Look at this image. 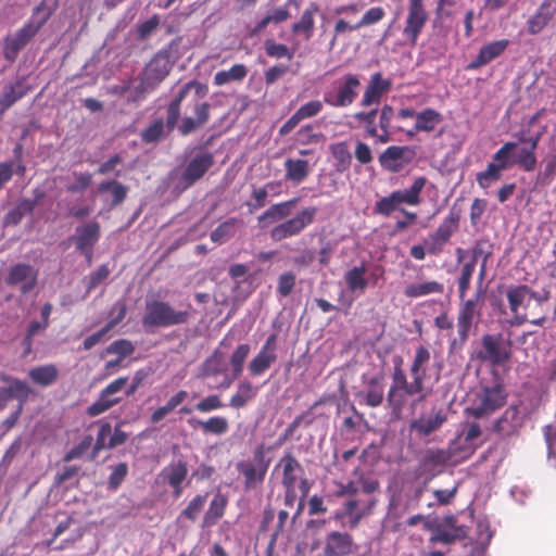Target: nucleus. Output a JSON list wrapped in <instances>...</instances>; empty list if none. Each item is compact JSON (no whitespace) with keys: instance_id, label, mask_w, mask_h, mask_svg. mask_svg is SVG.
Listing matches in <instances>:
<instances>
[{"instance_id":"f257e3e1","label":"nucleus","mask_w":556,"mask_h":556,"mask_svg":"<svg viewBox=\"0 0 556 556\" xmlns=\"http://www.w3.org/2000/svg\"><path fill=\"white\" fill-rule=\"evenodd\" d=\"M513 318L508 320L511 326L521 325L530 320L534 325H542L545 315H540L539 309L547 301L548 293H538L526 285L509 287L506 291Z\"/></svg>"},{"instance_id":"f03ea898","label":"nucleus","mask_w":556,"mask_h":556,"mask_svg":"<svg viewBox=\"0 0 556 556\" xmlns=\"http://www.w3.org/2000/svg\"><path fill=\"white\" fill-rule=\"evenodd\" d=\"M417 395L418 399L412 404L414 407L417 402H421L427 396L425 386H420L417 381H407L406 375L400 367H395L392 375V384L388 391L387 403L392 414L399 417L402 409L407 404L409 396Z\"/></svg>"},{"instance_id":"7ed1b4c3","label":"nucleus","mask_w":556,"mask_h":556,"mask_svg":"<svg viewBox=\"0 0 556 556\" xmlns=\"http://www.w3.org/2000/svg\"><path fill=\"white\" fill-rule=\"evenodd\" d=\"M187 311H175L168 303L162 301L148 302L142 323L150 327H168L187 323Z\"/></svg>"},{"instance_id":"20e7f679","label":"nucleus","mask_w":556,"mask_h":556,"mask_svg":"<svg viewBox=\"0 0 556 556\" xmlns=\"http://www.w3.org/2000/svg\"><path fill=\"white\" fill-rule=\"evenodd\" d=\"M506 394L502 387L483 388L476 393L471 406L466 412L475 418H483L505 404Z\"/></svg>"},{"instance_id":"39448f33","label":"nucleus","mask_w":556,"mask_h":556,"mask_svg":"<svg viewBox=\"0 0 556 556\" xmlns=\"http://www.w3.org/2000/svg\"><path fill=\"white\" fill-rule=\"evenodd\" d=\"M48 14H45L38 21L33 18L15 34L5 37L3 45V55L9 62L15 61L18 52L39 31L45 22L48 20Z\"/></svg>"},{"instance_id":"423d86ee","label":"nucleus","mask_w":556,"mask_h":556,"mask_svg":"<svg viewBox=\"0 0 556 556\" xmlns=\"http://www.w3.org/2000/svg\"><path fill=\"white\" fill-rule=\"evenodd\" d=\"M316 212V207H306L302 210L294 217L275 226L270 230V238L274 241L279 242L299 235L304 228L313 223Z\"/></svg>"},{"instance_id":"0eeeda50","label":"nucleus","mask_w":556,"mask_h":556,"mask_svg":"<svg viewBox=\"0 0 556 556\" xmlns=\"http://www.w3.org/2000/svg\"><path fill=\"white\" fill-rule=\"evenodd\" d=\"M38 269L26 263H18L10 267L5 278L7 285L18 287L21 293L30 292L38 283Z\"/></svg>"},{"instance_id":"6e6552de","label":"nucleus","mask_w":556,"mask_h":556,"mask_svg":"<svg viewBox=\"0 0 556 556\" xmlns=\"http://www.w3.org/2000/svg\"><path fill=\"white\" fill-rule=\"evenodd\" d=\"M515 142L505 143L494 155V160L498 164L491 163L484 172L477 175V181L482 188H488L491 184L497 181L501 178L503 169L510 165L508 154L516 148Z\"/></svg>"},{"instance_id":"1a4fd4ad","label":"nucleus","mask_w":556,"mask_h":556,"mask_svg":"<svg viewBox=\"0 0 556 556\" xmlns=\"http://www.w3.org/2000/svg\"><path fill=\"white\" fill-rule=\"evenodd\" d=\"M357 551L353 535L348 532L330 531L325 538L323 556H349Z\"/></svg>"},{"instance_id":"9d476101","label":"nucleus","mask_w":556,"mask_h":556,"mask_svg":"<svg viewBox=\"0 0 556 556\" xmlns=\"http://www.w3.org/2000/svg\"><path fill=\"white\" fill-rule=\"evenodd\" d=\"M172 64L167 54H156L146 66L142 78V90L157 86L169 73Z\"/></svg>"},{"instance_id":"9b49d317","label":"nucleus","mask_w":556,"mask_h":556,"mask_svg":"<svg viewBox=\"0 0 556 556\" xmlns=\"http://www.w3.org/2000/svg\"><path fill=\"white\" fill-rule=\"evenodd\" d=\"M187 464L182 460L172 462L159 473V480L173 489V495L179 498L182 495L184 482L188 477Z\"/></svg>"},{"instance_id":"f8f14e48","label":"nucleus","mask_w":556,"mask_h":556,"mask_svg":"<svg viewBox=\"0 0 556 556\" xmlns=\"http://www.w3.org/2000/svg\"><path fill=\"white\" fill-rule=\"evenodd\" d=\"M269 466V459L265 454H254L251 459L240 462L238 470L244 476L245 488H254L256 483L262 482Z\"/></svg>"},{"instance_id":"ddd939ff","label":"nucleus","mask_w":556,"mask_h":556,"mask_svg":"<svg viewBox=\"0 0 556 556\" xmlns=\"http://www.w3.org/2000/svg\"><path fill=\"white\" fill-rule=\"evenodd\" d=\"M482 303V291H478L473 299H469L463 303L457 319L458 333L463 341L467 339L473 319L479 317Z\"/></svg>"},{"instance_id":"4468645a","label":"nucleus","mask_w":556,"mask_h":556,"mask_svg":"<svg viewBox=\"0 0 556 556\" xmlns=\"http://www.w3.org/2000/svg\"><path fill=\"white\" fill-rule=\"evenodd\" d=\"M482 348L480 358L494 365L503 364L510 358V350L501 337L486 334L482 338Z\"/></svg>"},{"instance_id":"2eb2a0df","label":"nucleus","mask_w":556,"mask_h":556,"mask_svg":"<svg viewBox=\"0 0 556 556\" xmlns=\"http://www.w3.org/2000/svg\"><path fill=\"white\" fill-rule=\"evenodd\" d=\"M457 229V218L448 216L439 228L425 240V247L430 254H438Z\"/></svg>"},{"instance_id":"dca6fc26","label":"nucleus","mask_w":556,"mask_h":556,"mask_svg":"<svg viewBox=\"0 0 556 556\" xmlns=\"http://www.w3.org/2000/svg\"><path fill=\"white\" fill-rule=\"evenodd\" d=\"M427 22V13L424 9L422 0H409L408 15L404 34L409 37L413 45Z\"/></svg>"},{"instance_id":"f3484780","label":"nucleus","mask_w":556,"mask_h":556,"mask_svg":"<svg viewBox=\"0 0 556 556\" xmlns=\"http://www.w3.org/2000/svg\"><path fill=\"white\" fill-rule=\"evenodd\" d=\"M210 116L211 105L207 102H197L193 106V116H185L176 126L182 136H187L204 127Z\"/></svg>"},{"instance_id":"a211bd4d","label":"nucleus","mask_w":556,"mask_h":556,"mask_svg":"<svg viewBox=\"0 0 556 556\" xmlns=\"http://www.w3.org/2000/svg\"><path fill=\"white\" fill-rule=\"evenodd\" d=\"M523 418L516 406H509L493 424L492 431L501 437H509L518 432Z\"/></svg>"},{"instance_id":"6ab92c4d","label":"nucleus","mask_w":556,"mask_h":556,"mask_svg":"<svg viewBox=\"0 0 556 556\" xmlns=\"http://www.w3.org/2000/svg\"><path fill=\"white\" fill-rule=\"evenodd\" d=\"M214 164L213 154L210 152H204L195 155L187 165L182 179L186 184V187L191 186L193 182L203 177V175L212 167Z\"/></svg>"},{"instance_id":"aec40b11","label":"nucleus","mask_w":556,"mask_h":556,"mask_svg":"<svg viewBox=\"0 0 556 556\" xmlns=\"http://www.w3.org/2000/svg\"><path fill=\"white\" fill-rule=\"evenodd\" d=\"M413 157V152L407 147H390L379 157L381 165L391 170L399 172L406 166Z\"/></svg>"},{"instance_id":"412c9836","label":"nucleus","mask_w":556,"mask_h":556,"mask_svg":"<svg viewBox=\"0 0 556 556\" xmlns=\"http://www.w3.org/2000/svg\"><path fill=\"white\" fill-rule=\"evenodd\" d=\"M100 236V225L97 222H90L76 228V248L86 256L90 257L92 249Z\"/></svg>"},{"instance_id":"4be33fe9","label":"nucleus","mask_w":556,"mask_h":556,"mask_svg":"<svg viewBox=\"0 0 556 556\" xmlns=\"http://www.w3.org/2000/svg\"><path fill=\"white\" fill-rule=\"evenodd\" d=\"M358 86L359 80L355 76H348L344 85L339 88L338 93H326L325 101L332 106L350 105L356 96Z\"/></svg>"},{"instance_id":"5701e85b","label":"nucleus","mask_w":556,"mask_h":556,"mask_svg":"<svg viewBox=\"0 0 556 556\" xmlns=\"http://www.w3.org/2000/svg\"><path fill=\"white\" fill-rule=\"evenodd\" d=\"M281 465L283 467L282 482L287 489L286 497H294L295 483L301 478L302 467L290 454L281 459Z\"/></svg>"},{"instance_id":"b1692460","label":"nucleus","mask_w":556,"mask_h":556,"mask_svg":"<svg viewBox=\"0 0 556 556\" xmlns=\"http://www.w3.org/2000/svg\"><path fill=\"white\" fill-rule=\"evenodd\" d=\"M358 397L370 407L380 406L384 400L383 378L379 376L370 378L365 389L358 393Z\"/></svg>"},{"instance_id":"393cba45","label":"nucleus","mask_w":556,"mask_h":556,"mask_svg":"<svg viewBox=\"0 0 556 556\" xmlns=\"http://www.w3.org/2000/svg\"><path fill=\"white\" fill-rule=\"evenodd\" d=\"M29 90V86L22 80L5 86L0 94V116L16 101L26 96Z\"/></svg>"},{"instance_id":"a878e982","label":"nucleus","mask_w":556,"mask_h":556,"mask_svg":"<svg viewBox=\"0 0 556 556\" xmlns=\"http://www.w3.org/2000/svg\"><path fill=\"white\" fill-rule=\"evenodd\" d=\"M228 504V498L222 494L220 492H217L213 500L211 501L207 510L205 511L201 528L207 529L213 526H215L220 518L225 515V510Z\"/></svg>"},{"instance_id":"bb28decb","label":"nucleus","mask_w":556,"mask_h":556,"mask_svg":"<svg viewBox=\"0 0 556 556\" xmlns=\"http://www.w3.org/2000/svg\"><path fill=\"white\" fill-rule=\"evenodd\" d=\"M369 513L361 508V501L355 497H350L343 505L342 511H337L334 515L336 520H342L349 518L348 526L350 529H355L359 525L361 520Z\"/></svg>"},{"instance_id":"cd10ccee","label":"nucleus","mask_w":556,"mask_h":556,"mask_svg":"<svg viewBox=\"0 0 556 556\" xmlns=\"http://www.w3.org/2000/svg\"><path fill=\"white\" fill-rule=\"evenodd\" d=\"M295 203L296 200H291L271 205L267 211H265L261 216H258L257 220L260 226L262 228H266L271 224L285 219L291 214V211Z\"/></svg>"},{"instance_id":"c85d7f7f","label":"nucleus","mask_w":556,"mask_h":556,"mask_svg":"<svg viewBox=\"0 0 556 556\" xmlns=\"http://www.w3.org/2000/svg\"><path fill=\"white\" fill-rule=\"evenodd\" d=\"M389 88L390 83L384 80L381 74H374L370 84L366 87L364 92L362 105L370 106L372 104H378L380 102V98L389 90Z\"/></svg>"},{"instance_id":"c756f323","label":"nucleus","mask_w":556,"mask_h":556,"mask_svg":"<svg viewBox=\"0 0 556 556\" xmlns=\"http://www.w3.org/2000/svg\"><path fill=\"white\" fill-rule=\"evenodd\" d=\"M127 434L118 427L114 429L110 425L103 426L97 438L96 450L114 448L125 442Z\"/></svg>"},{"instance_id":"7c9ffc66","label":"nucleus","mask_w":556,"mask_h":556,"mask_svg":"<svg viewBox=\"0 0 556 556\" xmlns=\"http://www.w3.org/2000/svg\"><path fill=\"white\" fill-rule=\"evenodd\" d=\"M507 46L508 40L493 41L483 46L480 49L478 56L468 65V68L476 70L488 64L493 59L501 55Z\"/></svg>"},{"instance_id":"2f4dec72","label":"nucleus","mask_w":556,"mask_h":556,"mask_svg":"<svg viewBox=\"0 0 556 556\" xmlns=\"http://www.w3.org/2000/svg\"><path fill=\"white\" fill-rule=\"evenodd\" d=\"M30 392V388L24 381H12V386L0 389V409H3L11 399L18 400L24 406Z\"/></svg>"},{"instance_id":"473e14b6","label":"nucleus","mask_w":556,"mask_h":556,"mask_svg":"<svg viewBox=\"0 0 556 556\" xmlns=\"http://www.w3.org/2000/svg\"><path fill=\"white\" fill-rule=\"evenodd\" d=\"M28 377L35 384L48 387L56 381L59 369L53 364L37 366L29 369Z\"/></svg>"},{"instance_id":"72a5a7b5","label":"nucleus","mask_w":556,"mask_h":556,"mask_svg":"<svg viewBox=\"0 0 556 556\" xmlns=\"http://www.w3.org/2000/svg\"><path fill=\"white\" fill-rule=\"evenodd\" d=\"M442 122V115L433 109H426L416 114L415 130L409 131L413 136L417 131H432Z\"/></svg>"},{"instance_id":"f704fd0d","label":"nucleus","mask_w":556,"mask_h":556,"mask_svg":"<svg viewBox=\"0 0 556 556\" xmlns=\"http://www.w3.org/2000/svg\"><path fill=\"white\" fill-rule=\"evenodd\" d=\"M192 89V84H185L178 91L176 97L172 100L167 108L166 126L169 130H173L179 118H180V104L188 92Z\"/></svg>"},{"instance_id":"c9c22d12","label":"nucleus","mask_w":556,"mask_h":556,"mask_svg":"<svg viewBox=\"0 0 556 556\" xmlns=\"http://www.w3.org/2000/svg\"><path fill=\"white\" fill-rule=\"evenodd\" d=\"M114 308L118 311L116 317H114L105 327H103L101 330L97 331L96 333L87 337L84 341V349L90 350L96 344L101 342L103 337L113 328L115 327L124 317L126 314V306L124 303H117Z\"/></svg>"},{"instance_id":"e433bc0d","label":"nucleus","mask_w":556,"mask_h":556,"mask_svg":"<svg viewBox=\"0 0 556 556\" xmlns=\"http://www.w3.org/2000/svg\"><path fill=\"white\" fill-rule=\"evenodd\" d=\"M430 361V353L425 346H419L416 350V355L410 366L412 380L417 381L420 386H424V381L427 375L426 365Z\"/></svg>"},{"instance_id":"4c0bfd02","label":"nucleus","mask_w":556,"mask_h":556,"mask_svg":"<svg viewBox=\"0 0 556 556\" xmlns=\"http://www.w3.org/2000/svg\"><path fill=\"white\" fill-rule=\"evenodd\" d=\"M425 184L426 179L424 177H419L414 181L410 188L395 191L392 194L399 205L402 203L416 205L420 202L419 193L425 187Z\"/></svg>"},{"instance_id":"58836bf2","label":"nucleus","mask_w":556,"mask_h":556,"mask_svg":"<svg viewBox=\"0 0 556 556\" xmlns=\"http://www.w3.org/2000/svg\"><path fill=\"white\" fill-rule=\"evenodd\" d=\"M445 420V417L441 413H434L429 416H422L419 419L412 422V429L417 431L419 434L427 435L432 431L437 430Z\"/></svg>"},{"instance_id":"ea45409f","label":"nucleus","mask_w":556,"mask_h":556,"mask_svg":"<svg viewBox=\"0 0 556 556\" xmlns=\"http://www.w3.org/2000/svg\"><path fill=\"white\" fill-rule=\"evenodd\" d=\"M366 273L367 268L365 265L355 266L345 273L344 280L350 291H364L367 288Z\"/></svg>"},{"instance_id":"a19ab883","label":"nucleus","mask_w":556,"mask_h":556,"mask_svg":"<svg viewBox=\"0 0 556 556\" xmlns=\"http://www.w3.org/2000/svg\"><path fill=\"white\" fill-rule=\"evenodd\" d=\"M442 292L443 286L441 283L437 281H425L407 286L405 288L404 294L408 298H419Z\"/></svg>"},{"instance_id":"79ce46f5","label":"nucleus","mask_w":556,"mask_h":556,"mask_svg":"<svg viewBox=\"0 0 556 556\" xmlns=\"http://www.w3.org/2000/svg\"><path fill=\"white\" fill-rule=\"evenodd\" d=\"M248 74V70L243 64H236L228 71H220L215 74L214 83L217 86H223L231 81H240Z\"/></svg>"},{"instance_id":"37998d69","label":"nucleus","mask_w":556,"mask_h":556,"mask_svg":"<svg viewBox=\"0 0 556 556\" xmlns=\"http://www.w3.org/2000/svg\"><path fill=\"white\" fill-rule=\"evenodd\" d=\"M317 11L318 7L314 3L311 4L309 8L303 12L301 20L292 26V31L294 34L304 33L305 37L308 39L314 28V15Z\"/></svg>"},{"instance_id":"c03bdc74","label":"nucleus","mask_w":556,"mask_h":556,"mask_svg":"<svg viewBox=\"0 0 556 556\" xmlns=\"http://www.w3.org/2000/svg\"><path fill=\"white\" fill-rule=\"evenodd\" d=\"M277 355L260 351L249 363V371L252 376H258L267 370L276 362Z\"/></svg>"},{"instance_id":"a18cd8bd","label":"nucleus","mask_w":556,"mask_h":556,"mask_svg":"<svg viewBox=\"0 0 556 556\" xmlns=\"http://www.w3.org/2000/svg\"><path fill=\"white\" fill-rule=\"evenodd\" d=\"M308 162L305 160H292L286 161L287 178L300 182L308 175Z\"/></svg>"},{"instance_id":"49530a36","label":"nucleus","mask_w":556,"mask_h":556,"mask_svg":"<svg viewBox=\"0 0 556 556\" xmlns=\"http://www.w3.org/2000/svg\"><path fill=\"white\" fill-rule=\"evenodd\" d=\"M187 397L186 391H179L172 396L164 406L159 407L151 416L152 422H159L173 412L185 399Z\"/></svg>"},{"instance_id":"de8ad7c7","label":"nucleus","mask_w":556,"mask_h":556,"mask_svg":"<svg viewBox=\"0 0 556 556\" xmlns=\"http://www.w3.org/2000/svg\"><path fill=\"white\" fill-rule=\"evenodd\" d=\"M207 501V494L195 495L181 511V516L190 521H195Z\"/></svg>"},{"instance_id":"09e8293b","label":"nucleus","mask_w":556,"mask_h":556,"mask_svg":"<svg viewBox=\"0 0 556 556\" xmlns=\"http://www.w3.org/2000/svg\"><path fill=\"white\" fill-rule=\"evenodd\" d=\"M119 397H112L110 395H106L103 391L101 392L99 399L88 407L87 413L89 416H98L106 410H109L111 407L119 403Z\"/></svg>"},{"instance_id":"8fccbe9b","label":"nucleus","mask_w":556,"mask_h":556,"mask_svg":"<svg viewBox=\"0 0 556 556\" xmlns=\"http://www.w3.org/2000/svg\"><path fill=\"white\" fill-rule=\"evenodd\" d=\"M250 353V345L249 344H240L235 352L232 353L230 357V364L232 366V375L235 378H238L242 370H243V364L247 358V356Z\"/></svg>"},{"instance_id":"3c124183","label":"nucleus","mask_w":556,"mask_h":556,"mask_svg":"<svg viewBox=\"0 0 556 556\" xmlns=\"http://www.w3.org/2000/svg\"><path fill=\"white\" fill-rule=\"evenodd\" d=\"M223 355L219 351H214L213 354L202 364L201 376L208 377L219 374L222 368Z\"/></svg>"},{"instance_id":"603ef678","label":"nucleus","mask_w":556,"mask_h":556,"mask_svg":"<svg viewBox=\"0 0 556 556\" xmlns=\"http://www.w3.org/2000/svg\"><path fill=\"white\" fill-rule=\"evenodd\" d=\"M331 154L338 161V169L345 170L351 163V153L345 142H339L330 147Z\"/></svg>"},{"instance_id":"864d4df0","label":"nucleus","mask_w":556,"mask_h":556,"mask_svg":"<svg viewBox=\"0 0 556 556\" xmlns=\"http://www.w3.org/2000/svg\"><path fill=\"white\" fill-rule=\"evenodd\" d=\"M534 151L530 146L529 148H521L517 153L516 160L510 162V164L516 163L527 172L533 170L536 165Z\"/></svg>"},{"instance_id":"5fc2aeb1","label":"nucleus","mask_w":556,"mask_h":556,"mask_svg":"<svg viewBox=\"0 0 556 556\" xmlns=\"http://www.w3.org/2000/svg\"><path fill=\"white\" fill-rule=\"evenodd\" d=\"M98 190L100 192L110 190L113 194V205L122 203L127 194V188L115 180L100 184Z\"/></svg>"},{"instance_id":"6e6d98bb","label":"nucleus","mask_w":556,"mask_h":556,"mask_svg":"<svg viewBox=\"0 0 556 556\" xmlns=\"http://www.w3.org/2000/svg\"><path fill=\"white\" fill-rule=\"evenodd\" d=\"M445 454H428L427 457L422 460L421 464V472H428L431 477L441 472L443 468V463L445 458L443 457Z\"/></svg>"},{"instance_id":"4d7b16f0","label":"nucleus","mask_w":556,"mask_h":556,"mask_svg":"<svg viewBox=\"0 0 556 556\" xmlns=\"http://www.w3.org/2000/svg\"><path fill=\"white\" fill-rule=\"evenodd\" d=\"M204 432L222 434L228 430V421L224 417H212L205 421H198Z\"/></svg>"},{"instance_id":"13d9d810","label":"nucleus","mask_w":556,"mask_h":556,"mask_svg":"<svg viewBox=\"0 0 556 556\" xmlns=\"http://www.w3.org/2000/svg\"><path fill=\"white\" fill-rule=\"evenodd\" d=\"M495 470V465L490 464L489 457L485 454H482L480 458L469 468V475L475 477H488L489 475H493Z\"/></svg>"},{"instance_id":"bf43d9fd","label":"nucleus","mask_w":556,"mask_h":556,"mask_svg":"<svg viewBox=\"0 0 556 556\" xmlns=\"http://www.w3.org/2000/svg\"><path fill=\"white\" fill-rule=\"evenodd\" d=\"M238 224L237 218H230L220 224L215 230L211 232L212 241L220 243L225 238L233 233L235 226Z\"/></svg>"},{"instance_id":"052dcab7","label":"nucleus","mask_w":556,"mask_h":556,"mask_svg":"<svg viewBox=\"0 0 556 556\" xmlns=\"http://www.w3.org/2000/svg\"><path fill=\"white\" fill-rule=\"evenodd\" d=\"M128 473V466L125 463H119L112 467V472L109 477V489L117 490Z\"/></svg>"},{"instance_id":"680f3d73","label":"nucleus","mask_w":556,"mask_h":556,"mask_svg":"<svg viewBox=\"0 0 556 556\" xmlns=\"http://www.w3.org/2000/svg\"><path fill=\"white\" fill-rule=\"evenodd\" d=\"M552 14L545 5H542L539 12L529 22V31L538 34L551 20Z\"/></svg>"},{"instance_id":"e2e57ef3","label":"nucleus","mask_w":556,"mask_h":556,"mask_svg":"<svg viewBox=\"0 0 556 556\" xmlns=\"http://www.w3.org/2000/svg\"><path fill=\"white\" fill-rule=\"evenodd\" d=\"M377 115V110H371L369 112H359L354 115V117L363 123L366 127V132L370 137L378 136L377 127L375 126V119Z\"/></svg>"},{"instance_id":"0e129e2a","label":"nucleus","mask_w":556,"mask_h":556,"mask_svg":"<svg viewBox=\"0 0 556 556\" xmlns=\"http://www.w3.org/2000/svg\"><path fill=\"white\" fill-rule=\"evenodd\" d=\"M135 348L128 340H117L106 348V353L117 354L121 358L132 354Z\"/></svg>"},{"instance_id":"69168bd1","label":"nucleus","mask_w":556,"mask_h":556,"mask_svg":"<svg viewBox=\"0 0 556 556\" xmlns=\"http://www.w3.org/2000/svg\"><path fill=\"white\" fill-rule=\"evenodd\" d=\"M384 15H386V12L382 8H380V7L371 8L368 11H366L365 14L363 15V17L361 18V21L357 22V26H359V28H362L365 26L376 24V23L380 22L384 17Z\"/></svg>"},{"instance_id":"338daca9","label":"nucleus","mask_w":556,"mask_h":556,"mask_svg":"<svg viewBox=\"0 0 556 556\" xmlns=\"http://www.w3.org/2000/svg\"><path fill=\"white\" fill-rule=\"evenodd\" d=\"M164 134V123L162 119L153 122L143 132L142 139L146 142H155Z\"/></svg>"},{"instance_id":"774afa93","label":"nucleus","mask_w":556,"mask_h":556,"mask_svg":"<svg viewBox=\"0 0 556 556\" xmlns=\"http://www.w3.org/2000/svg\"><path fill=\"white\" fill-rule=\"evenodd\" d=\"M266 53L269 56L274 58H287L291 60L293 58V53L281 43H275L273 41H267L265 45Z\"/></svg>"}]
</instances>
